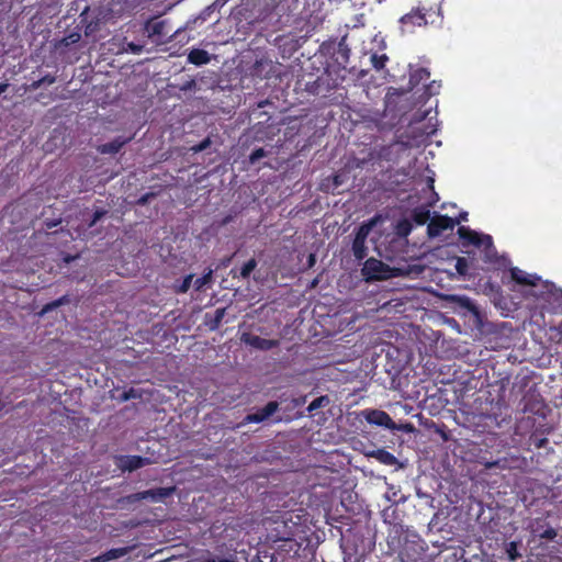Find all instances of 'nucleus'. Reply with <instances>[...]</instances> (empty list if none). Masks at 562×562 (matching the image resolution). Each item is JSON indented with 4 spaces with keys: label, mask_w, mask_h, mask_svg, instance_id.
<instances>
[{
    "label": "nucleus",
    "mask_w": 562,
    "mask_h": 562,
    "mask_svg": "<svg viewBox=\"0 0 562 562\" xmlns=\"http://www.w3.org/2000/svg\"><path fill=\"white\" fill-rule=\"evenodd\" d=\"M458 235L463 241L468 243L469 245H473L476 247H481L483 245V238L481 237V235L475 231L470 229L469 227L460 226L458 228Z\"/></svg>",
    "instance_id": "obj_16"
},
{
    "label": "nucleus",
    "mask_w": 562,
    "mask_h": 562,
    "mask_svg": "<svg viewBox=\"0 0 562 562\" xmlns=\"http://www.w3.org/2000/svg\"><path fill=\"white\" fill-rule=\"evenodd\" d=\"M524 409H525V411H528V409H529V407L527 406V404L524 406Z\"/></svg>",
    "instance_id": "obj_57"
},
{
    "label": "nucleus",
    "mask_w": 562,
    "mask_h": 562,
    "mask_svg": "<svg viewBox=\"0 0 562 562\" xmlns=\"http://www.w3.org/2000/svg\"><path fill=\"white\" fill-rule=\"evenodd\" d=\"M80 38H81V35L78 32H72L69 35H67L60 40V45L67 47L71 44L79 42Z\"/></svg>",
    "instance_id": "obj_34"
},
{
    "label": "nucleus",
    "mask_w": 562,
    "mask_h": 562,
    "mask_svg": "<svg viewBox=\"0 0 562 562\" xmlns=\"http://www.w3.org/2000/svg\"><path fill=\"white\" fill-rule=\"evenodd\" d=\"M191 286H193V274H188L187 277H184L181 284L178 286L177 291L179 293H186L189 291Z\"/></svg>",
    "instance_id": "obj_36"
},
{
    "label": "nucleus",
    "mask_w": 562,
    "mask_h": 562,
    "mask_svg": "<svg viewBox=\"0 0 562 562\" xmlns=\"http://www.w3.org/2000/svg\"><path fill=\"white\" fill-rule=\"evenodd\" d=\"M373 225V221L362 223L355 233V239L367 240Z\"/></svg>",
    "instance_id": "obj_26"
},
{
    "label": "nucleus",
    "mask_w": 562,
    "mask_h": 562,
    "mask_svg": "<svg viewBox=\"0 0 562 562\" xmlns=\"http://www.w3.org/2000/svg\"><path fill=\"white\" fill-rule=\"evenodd\" d=\"M387 59L389 58L385 54H382V55L373 54L371 56L372 66L376 70L383 69L385 67Z\"/></svg>",
    "instance_id": "obj_30"
},
{
    "label": "nucleus",
    "mask_w": 562,
    "mask_h": 562,
    "mask_svg": "<svg viewBox=\"0 0 562 562\" xmlns=\"http://www.w3.org/2000/svg\"><path fill=\"white\" fill-rule=\"evenodd\" d=\"M308 261H310V266H312L314 263V261H315L314 255L310 256Z\"/></svg>",
    "instance_id": "obj_53"
},
{
    "label": "nucleus",
    "mask_w": 562,
    "mask_h": 562,
    "mask_svg": "<svg viewBox=\"0 0 562 562\" xmlns=\"http://www.w3.org/2000/svg\"><path fill=\"white\" fill-rule=\"evenodd\" d=\"M453 220H459V224H460L461 222H463V221H467V220H468V213H467V212H461V213L459 214V216H458V217H454Z\"/></svg>",
    "instance_id": "obj_49"
},
{
    "label": "nucleus",
    "mask_w": 562,
    "mask_h": 562,
    "mask_svg": "<svg viewBox=\"0 0 562 562\" xmlns=\"http://www.w3.org/2000/svg\"><path fill=\"white\" fill-rule=\"evenodd\" d=\"M231 220H232V216H226V217L223 220L222 224H223V225H225V224H227Z\"/></svg>",
    "instance_id": "obj_52"
},
{
    "label": "nucleus",
    "mask_w": 562,
    "mask_h": 562,
    "mask_svg": "<svg viewBox=\"0 0 562 562\" xmlns=\"http://www.w3.org/2000/svg\"><path fill=\"white\" fill-rule=\"evenodd\" d=\"M361 271L368 281L386 280L392 277V269L390 266L375 258L367 259Z\"/></svg>",
    "instance_id": "obj_7"
},
{
    "label": "nucleus",
    "mask_w": 562,
    "mask_h": 562,
    "mask_svg": "<svg viewBox=\"0 0 562 562\" xmlns=\"http://www.w3.org/2000/svg\"><path fill=\"white\" fill-rule=\"evenodd\" d=\"M156 196L155 193L153 192H147L145 194H143L138 200H137V204L138 205H146L151 199H154Z\"/></svg>",
    "instance_id": "obj_39"
},
{
    "label": "nucleus",
    "mask_w": 562,
    "mask_h": 562,
    "mask_svg": "<svg viewBox=\"0 0 562 562\" xmlns=\"http://www.w3.org/2000/svg\"><path fill=\"white\" fill-rule=\"evenodd\" d=\"M240 341L246 346L261 351L274 349L280 345L278 339L261 338L252 333H243L240 336Z\"/></svg>",
    "instance_id": "obj_9"
},
{
    "label": "nucleus",
    "mask_w": 562,
    "mask_h": 562,
    "mask_svg": "<svg viewBox=\"0 0 562 562\" xmlns=\"http://www.w3.org/2000/svg\"><path fill=\"white\" fill-rule=\"evenodd\" d=\"M328 404H329V398L327 395L318 396L308 404L307 411L310 413H313V412L317 411L318 408L325 407Z\"/></svg>",
    "instance_id": "obj_27"
},
{
    "label": "nucleus",
    "mask_w": 562,
    "mask_h": 562,
    "mask_svg": "<svg viewBox=\"0 0 562 562\" xmlns=\"http://www.w3.org/2000/svg\"><path fill=\"white\" fill-rule=\"evenodd\" d=\"M533 533L535 536L539 537L540 539H546V540H553L558 532L554 528L550 527V526H547L544 528V525H540L539 522H537V526L533 528Z\"/></svg>",
    "instance_id": "obj_21"
},
{
    "label": "nucleus",
    "mask_w": 562,
    "mask_h": 562,
    "mask_svg": "<svg viewBox=\"0 0 562 562\" xmlns=\"http://www.w3.org/2000/svg\"><path fill=\"white\" fill-rule=\"evenodd\" d=\"M268 60L267 59H259V60H256V63L254 64L252 66V72L255 75H260L261 71H262V68L265 65H268Z\"/></svg>",
    "instance_id": "obj_38"
},
{
    "label": "nucleus",
    "mask_w": 562,
    "mask_h": 562,
    "mask_svg": "<svg viewBox=\"0 0 562 562\" xmlns=\"http://www.w3.org/2000/svg\"><path fill=\"white\" fill-rule=\"evenodd\" d=\"M256 267H257V260L255 258H250L247 262H245L243 265V267L240 269V277L243 279L249 278V276L256 269Z\"/></svg>",
    "instance_id": "obj_28"
},
{
    "label": "nucleus",
    "mask_w": 562,
    "mask_h": 562,
    "mask_svg": "<svg viewBox=\"0 0 562 562\" xmlns=\"http://www.w3.org/2000/svg\"><path fill=\"white\" fill-rule=\"evenodd\" d=\"M133 137H123L117 136L111 142L102 144L98 147V151L101 154H117L127 143L132 140Z\"/></svg>",
    "instance_id": "obj_13"
},
{
    "label": "nucleus",
    "mask_w": 562,
    "mask_h": 562,
    "mask_svg": "<svg viewBox=\"0 0 562 562\" xmlns=\"http://www.w3.org/2000/svg\"><path fill=\"white\" fill-rule=\"evenodd\" d=\"M127 548H113L92 558L89 562H109L117 560L127 554Z\"/></svg>",
    "instance_id": "obj_17"
},
{
    "label": "nucleus",
    "mask_w": 562,
    "mask_h": 562,
    "mask_svg": "<svg viewBox=\"0 0 562 562\" xmlns=\"http://www.w3.org/2000/svg\"><path fill=\"white\" fill-rule=\"evenodd\" d=\"M148 459L140 456H124L120 458V468L123 471H135L145 464H147Z\"/></svg>",
    "instance_id": "obj_14"
},
{
    "label": "nucleus",
    "mask_w": 562,
    "mask_h": 562,
    "mask_svg": "<svg viewBox=\"0 0 562 562\" xmlns=\"http://www.w3.org/2000/svg\"><path fill=\"white\" fill-rule=\"evenodd\" d=\"M481 237L483 238V245L482 246H485V247H491L493 245V239L490 235H481Z\"/></svg>",
    "instance_id": "obj_47"
},
{
    "label": "nucleus",
    "mask_w": 562,
    "mask_h": 562,
    "mask_svg": "<svg viewBox=\"0 0 562 562\" xmlns=\"http://www.w3.org/2000/svg\"><path fill=\"white\" fill-rule=\"evenodd\" d=\"M430 78V71L427 68H418L416 69L409 78V82L413 86H417L420 82H424Z\"/></svg>",
    "instance_id": "obj_25"
},
{
    "label": "nucleus",
    "mask_w": 562,
    "mask_h": 562,
    "mask_svg": "<svg viewBox=\"0 0 562 562\" xmlns=\"http://www.w3.org/2000/svg\"><path fill=\"white\" fill-rule=\"evenodd\" d=\"M138 50H139V47L133 46V52H138Z\"/></svg>",
    "instance_id": "obj_55"
},
{
    "label": "nucleus",
    "mask_w": 562,
    "mask_h": 562,
    "mask_svg": "<svg viewBox=\"0 0 562 562\" xmlns=\"http://www.w3.org/2000/svg\"><path fill=\"white\" fill-rule=\"evenodd\" d=\"M452 301L458 303V305L473 314H477V307L476 305L474 304V302L468 297V296H458V295H454L452 296Z\"/></svg>",
    "instance_id": "obj_23"
},
{
    "label": "nucleus",
    "mask_w": 562,
    "mask_h": 562,
    "mask_svg": "<svg viewBox=\"0 0 562 562\" xmlns=\"http://www.w3.org/2000/svg\"><path fill=\"white\" fill-rule=\"evenodd\" d=\"M279 408V404L274 401L268 402L262 408L255 413L247 414L243 420V425L252 423H262L273 415Z\"/></svg>",
    "instance_id": "obj_11"
},
{
    "label": "nucleus",
    "mask_w": 562,
    "mask_h": 562,
    "mask_svg": "<svg viewBox=\"0 0 562 562\" xmlns=\"http://www.w3.org/2000/svg\"><path fill=\"white\" fill-rule=\"evenodd\" d=\"M349 53L350 49L345 44H338V47L334 53L335 61L338 65V67L336 68V71H338V74L346 72V65L349 60Z\"/></svg>",
    "instance_id": "obj_15"
},
{
    "label": "nucleus",
    "mask_w": 562,
    "mask_h": 562,
    "mask_svg": "<svg viewBox=\"0 0 562 562\" xmlns=\"http://www.w3.org/2000/svg\"><path fill=\"white\" fill-rule=\"evenodd\" d=\"M108 214L104 209H98L93 212L91 220L87 223L88 228H92L102 217Z\"/></svg>",
    "instance_id": "obj_33"
},
{
    "label": "nucleus",
    "mask_w": 562,
    "mask_h": 562,
    "mask_svg": "<svg viewBox=\"0 0 562 562\" xmlns=\"http://www.w3.org/2000/svg\"><path fill=\"white\" fill-rule=\"evenodd\" d=\"M209 145H210V139H209V138H206V139L202 140V142H201V143H200V144L194 148V150H195V151H202V150L206 149Z\"/></svg>",
    "instance_id": "obj_45"
},
{
    "label": "nucleus",
    "mask_w": 562,
    "mask_h": 562,
    "mask_svg": "<svg viewBox=\"0 0 562 562\" xmlns=\"http://www.w3.org/2000/svg\"><path fill=\"white\" fill-rule=\"evenodd\" d=\"M438 88H439V86L435 87V81H432L429 86H427L426 93L428 95H434V94H436L438 92L437 91Z\"/></svg>",
    "instance_id": "obj_44"
},
{
    "label": "nucleus",
    "mask_w": 562,
    "mask_h": 562,
    "mask_svg": "<svg viewBox=\"0 0 562 562\" xmlns=\"http://www.w3.org/2000/svg\"><path fill=\"white\" fill-rule=\"evenodd\" d=\"M412 220L417 225H425L428 221H430V211L425 206L415 207L412 211Z\"/></svg>",
    "instance_id": "obj_20"
},
{
    "label": "nucleus",
    "mask_w": 562,
    "mask_h": 562,
    "mask_svg": "<svg viewBox=\"0 0 562 562\" xmlns=\"http://www.w3.org/2000/svg\"><path fill=\"white\" fill-rule=\"evenodd\" d=\"M362 414L364 416V419L371 425L381 426L386 429L395 428V423L393 422L391 416L384 411L366 409L362 412Z\"/></svg>",
    "instance_id": "obj_10"
},
{
    "label": "nucleus",
    "mask_w": 562,
    "mask_h": 562,
    "mask_svg": "<svg viewBox=\"0 0 562 562\" xmlns=\"http://www.w3.org/2000/svg\"><path fill=\"white\" fill-rule=\"evenodd\" d=\"M8 88H9V83H7V82L0 83V94L5 92Z\"/></svg>",
    "instance_id": "obj_50"
},
{
    "label": "nucleus",
    "mask_w": 562,
    "mask_h": 562,
    "mask_svg": "<svg viewBox=\"0 0 562 562\" xmlns=\"http://www.w3.org/2000/svg\"><path fill=\"white\" fill-rule=\"evenodd\" d=\"M347 172H337L333 177V190H338L340 186H342L346 181Z\"/></svg>",
    "instance_id": "obj_35"
},
{
    "label": "nucleus",
    "mask_w": 562,
    "mask_h": 562,
    "mask_svg": "<svg viewBox=\"0 0 562 562\" xmlns=\"http://www.w3.org/2000/svg\"><path fill=\"white\" fill-rule=\"evenodd\" d=\"M231 0H214L212 4L209 7L212 10H221L225 7Z\"/></svg>",
    "instance_id": "obj_40"
},
{
    "label": "nucleus",
    "mask_w": 562,
    "mask_h": 562,
    "mask_svg": "<svg viewBox=\"0 0 562 562\" xmlns=\"http://www.w3.org/2000/svg\"><path fill=\"white\" fill-rule=\"evenodd\" d=\"M59 304H60V300H58V301H56V302L54 303V305H55V306H58Z\"/></svg>",
    "instance_id": "obj_56"
},
{
    "label": "nucleus",
    "mask_w": 562,
    "mask_h": 562,
    "mask_svg": "<svg viewBox=\"0 0 562 562\" xmlns=\"http://www.w3.org/2000/svg\"><path fill=\"white\" fill-rule=\"evenodd\" d=\"M456 270L459 276L465 277L469 270L468 259L464 257H458L456 261Z\"/></svg>",
    "instance_id": "obj_31"
},
{
    "label": "nucleus",
    "mask_w": 562,
    "mask_h": 562,
    "mask_svg": "<svg viewBox=\"0 0 562 562\" xmlns=\"http://www.w3.org/2000/svg\"><path fill=\"white\" fill-rule=\"evenodd\" d=\"M345 80V74H338L334 66H327L321 75L313 79V75H303L297 83L310 94L327 97Z\"/></svg>",
    "instance_id": "obj_2"
},
{
    "label": "nucleus",
    "mask_w": 562,
    "mask_h": 562,
    "mask_svg": "<svg viewBox=\"0 0 562 562\" xmlns=\"http://www.w3.org/2000/svg\"><path fill=\"white\" fill-rule=\"evenodd\" d=\"M188 61L195 66L206 65L211 61V56L207 50L201 48H193L188 54Z\"/></svg>",
    "instance_id": "obj_19"
},
{
    "label": "nucleus",
    "mask_w": 562,
    "mask_h": 562,
    "mask_svg": "<svg viewBox=\"0 0 562 562\" xmlns=\"http://www.w3.org/2000/svg\"><path fill=\"white\" fill-rule=\"evenodd\" d=\"M367 240L355 239L352 241V254L358 261L363 260L368 255Z\"/></svg>",
    "instance_id": "obj_22"
},
{
    "label": "nucleus",
    "mask_w": 562,
    "mask_h": 562,
    "mask_svg": "<svg viewBox=\"0 0 562 562\" xmlns=\"http://www.w3.org/2000/svg\"><path fill=\"white\" fill-rule=\"evenodd\" d=\"M426 551L427 544L419 537L405 539L398 552L400 562H420L424 560Z\"/></svg>",
    "instance_id": "obj_4"
},
{
    "label": "nucleus",
    "mask_w": 562,
    "mask_h": 562,
    "mask_svg": "<svg viewBox=\"0 0 562 562\" xmlns=\"http://www.w3.org/2000/svg\"><path fill=\"white\" fill-rule=\"evenodd\" d=\"M175 487H157L143 492L126 495L120 499L121 503L134 504L143 499H150L151 502H160L172 495Z\"/></svg>",
    "instance_id": "obj_6"
},
{
    "label": "nucleus",
    "mask_w": 562,
    "mask_h": 562,
    "mask_svg": "<svg viewBox=\"0 0 562 562\" xmlns=\"http://www.w3.org/2000/svg\"><path fill=\"white\" fill-rule=\"evenodd\" d=\"M218 562H237V561L232 560V559H227V558H223V559H220Z\"/></svg>",
    "instance_id": "obj_51"
},
{
    "label": "nucleus",
    "mask_w": 562,
    "mask_h": 562,
    "mask_svg": "<svg viewBox=\"0 0 562 562\" xmlns=\"http://www.w3.org/2000/svg\"><path fill=\"white\" fill-rule=\"evenodd\" d=\"M456 225H459V220H453V217L448 215L436 214L428 223L427 234L430 238H435L445 231L453 229Z\"/></svg>",
    "instance_id": "obj_8"
},
{
    "label": "nucleus",
    "mask_w": 562,
    "mask_h": 562,
    "mask_svg": "<svg viewBox=\"0 0 562 562\" xmlns=\"http://www.w3.org/2000/svg\"><path fill=\"white\" fill-rule=\"evenodd\" d=\"M212 280V271L210 270L204 276L193 280V288L195 291H201Z\"/></svg>",
    "instance_id": "obj_29"
},
{
    "label": "nucleus",
    "mask_w": 562,
    "mask_h": 562,
    "mask_svg": "<svg viewBox=\"0 0 562 562\" xmlns=\"http://www.w3.org/2000/svg\"><path fill=\"white\" fill-rule=\"evenodd\" d=\"M510 277L516 283L530 286L529 293L540 301L539 305L542 308L551 297H558L553 283L543 282L539 277L529 274L517 267L510 269Z\"/></svg>",
    "instance_id": "obj_3"
},
{
    "label": "nucleus",
    "mask_w": 562,
    "mask_h": 562,
    "mask_svg": "<svg viewBox=\"0 0 562 562\" xmlns=\"http://www.w3.org/2000/svg\"><path fill=\"white\" fill-rule=\"evenodd\" d=\"M267 156V151L263 148L255 149L249 156V164L255 165L261 158Z\"/></svg>",
    "instance_id": "obj_37"
},
{
    "label": "nucleus",
    "mask_w": 562,
    "mask_h": 562,
    "mask_svg": "<svg viewBox=\"0 0 562 562\" xmlns=\"http://www.w3.org/2000/svg\"><path fill=\"white\" fill-rule=\"evenodd\" d=\"M557 292H558V297H551L550 302H549V303H548V302L546 303V307H544V308H542L540 305H538V306H539L541 310H551V308H554V305H552V303H553V302H557V301H559V300L561 299V294H560V292H559L558 290H557ZM537 301H538V304H540V301H539L538 299H537Z\"/></svg>",
    "instance_id": "obj_41"
},
{
    "label": "nucleus",
    "mask_w": 562,
    "mask_h": 562,
    "mask_svg": "<svg viewBox=\"0 0 562 562\" xmlns=\"http://www.w3.org/2000/svg\"><path fill=\"white\" fill-rule=\"evenodd\" d=\"M281 0H239L232 9L231 16L237 23L255 24L272 16Z\"/></svg>",
    "instance_id": "obj_1"
},
{
    "label": "nucleus",
    "mask_w": 562,
    "mask_h": 562,
    "mask_svg": "<svg viewBox=\"0 0 562 562\" xmlns=\"http://www.w3.org/2000/svg\"><path fill=\"white\" fill-rule=\"evenodd\" d=\"M398 227H400V228H403V232H402V233H403L404 235H406V234H408V233H409V231H411V227H412V226H411V224H409L407 221H404V222H402V223H400V224H398Z\"/></svg>",
    "instance_id": "obj_46"
},
{
    "label": "nucleus",
    "mask_w": 562,
    "mask_h": 562,
    "mask_svg": "<svg viewBox=\"0 0 562 562\" xmlns=\"http://www.w3.org/2000/svg\"><path fill=\"white\" fill-rule=\"evenodd\" d=\"M225 314H226V308H224V307L217 308L214 312L213 316L206 321V325L209 326V328L211 330L217 329L220 327Z\"/></svg>",
    "instance_id": "obj_24"
},
{
    "label": "nucleus",
    "mask_w": 562,
    "mask_h": 562,
    "mask_svg": "<svg viewBox=\"0 0 562 562\" xmlns=\"http://www.w3.org/2000/svg\"><path fill=\"white\" fill-rule=\"evenodd\" d=\"M41 82H42V86L43 85H53L56 82V77L53 76V75H45L44 77L41 78Z\"/></svg>",
    "instance_id": "obj_42"
},
{
    "label": "nucleus",
    "mask_w": 562,
    "mask_h": 562,
    "mask_svg": "<svg viewBox=\"0 0 562 562\" xmlns=\"http://www.w3.org/2000/svg\"><path fill=\"white\" fill-rule=\"evenodd\" d=\"M5 407V404L0 400V412Z\"/></svg>",
    "instance_id": "obj_54"
},
{
    "label": "nucleus",
    "mask_w": 562,
    "mask_h": 562,
    "mask_svg": "<svg viewBox=\"0 0 562 562\" xmlns=\"http://www.w3.org/2000/svg\"><path fill=\"white\" fill-rule=\"evenodd\" d=\"M41 87H42V82H41V79H38V80H34L33 82H31L30 85H27V86L25 87V90H26V91H35V90H37V89H38V88H41Z\"/></svg>",
    "instance_id": "obj_43"
},
{
    "label": "nucleus",
    "mask_w": 562,
    "mask_h": 562,
    "mask_svg": "<svg viewBox=\"0 0 562 562\" xmlns=\"http://www.w3.org/2000/svg\"><path fill=\"white\" fill-rule=\"evenodd\" d=\"M548 442V439L547 438H542V439H539L538 441H535V446L537 448H542L547 445Z\"/></svg>",
    "instance_id": "obj_48"
},
{
    "label": "nucleus",
    "mask_w": 562,
    "mask_h": 562,
    "mask_svg": "<svg viewBox=\"0 0 562 562\" xmlns=\"http://www.w3.org/2000/svg\"><path fill=\"white\" fill-rule=\"evenodd\" d=\"M507 557L510 561H516L520 558V553L518 552V546L515 541H510L506 548Z\"/></svg>",
    "instance_id": "obj_32"
},
{
    "label": "nucleus",
    "mask_w": 562,
    "mask_h": 562,
    "mask_svg": "<svg viewBox=\"0 0 562 562\" xmlns=\"http://www.w3.org/2000/svg\"><path fill=\"white\" fill-rule=\"evenodd\" d=\"M368 456L374 458L384 465L394 467L398 463L396 457L383 448L373 450Z\"/></svg>",
    "instance_id": "obj_18"
},
{
    "label": "nucleus",
    "mask_w": 562,
    "mask_h": 562,
    "mask_svg": "<svg viewBox=\"0 0 562 562\" xmlns=\"http://www.w3.org/2000/svg\"><path fill=\"white\" fill-rule=\"evenodd\" d=\"M431 9L425 7L413 8L408 13L400 19L401 30L403 33H413L416 27L426 26L428 24L427 16L430 15Z\"/></svg>",
    "instance_id": "obj_5"
},
{
    "label": "nucleus",
    "mask_w": 562,
    "mask_h": 562,
    "mask_svg": "<svg viewBox=\"0 0 562 562\" xmlns=\"http://www.w3.org/2000/svg\"><path fill=\"white\" fill-rule=\"evenodd\" d=\"M168 22L166 20L151 21L146 24V31L149 37L156 41H162L169 36V30H167Z\"/></svg>",
    "instance_id": "obj_12"
}]
</instances>
